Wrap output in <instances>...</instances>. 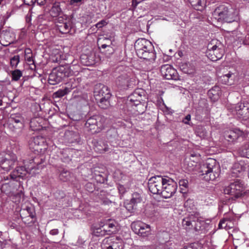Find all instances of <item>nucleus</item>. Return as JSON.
<instances>
[{
    "label": "nucleus",
    "mask_w": 249,
    "mask_h": 249,
    "mask_svg": "<svg viewBox=\"0 0 249 249\" xmlns=\"http://www.w3.org/2000/svg\"><path fill=\"white\" fill-rule=\"evenodd\" d=\"M184 166L190 172L198 170L200 176L206 181L215 180L219 177L220 173L219 164L215 160L211 158L208 159L200 165L186 158Z\"/></svg>",
    "instance_id": "nucleus-1"
},
{
    "label": "nucleus",
    "mask_w": 249,
    "mask_h": 249,
    "mask_svg": "<svg viewBox=\"0 0 249 249\" xmlns=\"http://www.w3.org/2000/svg\"><path fill=\"white\" fill-rule=\"evenodd\" d=\"M135 49L138 56L150 62H154L156 58L152 43L145 38H139L135 43Z\"/></svg>",
    "instance_id": "nucleus-2"
},
{
    "label": "nucleus",
    "mask_w": 249,
    "mask_h": 249,
    "mask_svg": "<svg viewBox=\"0 0 249 249\" xmlns=\"http://www.w3.org/2000/svg\"><path fill=\"white\" fill-rule=\"evenodd\" d=\"M136 77L132 69L125 67L116 80V85L122 89L133 87L136 84Z\"/></svg>",
    "instance_id": "nucleus-3"
},
{
    "label": "nucleus",
    "mask_w": 249,
    "mask_h": 249,
    "mask_svg": "<svg viewBox=\"0 0 249 249\" xmlns=\"http://www.w3.org/2000/svg\"><path fill=\"white\" fill-rule=\"evenodd\" d=\"M224 54V50L220 42L216 40H212L208 45L206 55L213 61L220 59Z\"/></svg>",
    "instance_id": "nucleus-4"
},
{
    "label": "nucleus",
    "mask_w": 249,
    "mask_h": 249,
    "mask_svg": "<svg viewBox=\"0 0 249 249\" xmlns=\"http://www.w3.org/2000/svg\"><path fill=\"white\" fill-rule=\"evenodd\" d=\"M245 184L242 180L236 179L225 188L224 193L235 198H239L245 193Z\"/></svg>",
    "instance_id": "nucleus-5"
},
{
    "label": "nucleus",
    "mask_w": 249,
    "mask_h": 249,
    "mask_svg": "<svg viewBox=\"0 0 249 249\" xmlns=\"http://www.w3.org/2000/svg\"><path fill=\"white\" fill-rule=\"evenodd\" d=\"M117 231L116 222L111 219L103 220L100 224V228L94 231L97 236H104L111 234Z\"/></svg>",
    "instance_id": "nucleus-6"
},
{
    "label": "nucleus",
    "mask_w": 249,
    "mask_h": 249,
    "mask_svg": "<svg viewBox=\"0 0 249 249\" xmlns=\"http://www.w3.org/2000/svg\"><path fill=\"white\" fill-rule=\"evenodd\" d=\"M214 15L217 16L218 20L226 22H232L235 19V15L232 9L225 5L217 7L214 12Z\"/></svg>",
    "instance_id": "nucleus-7"
},
{
    "label": "nucleus",
    "mask_w": 249,
    "mask_h": 249,
    "mask_svg": "<svg viewBox=\"0 0 249 249\" xmlns=\"http://www.w3.org/2000/svg\"><path fill=\"white\" fill-rule=\"evenodd\" d=\"M68 76V72L66 69L63 66L54 68L50 74L48 78V82L52 85H56L62 79Z\"/></svg>",
    "instance_id": "nucleus-8"
},
{
    "label": "nucleus",
    "mask_w": 249,
    "mask_h": 249,
    "mask_svg": "<svg viewBox=\"0 0 249 249\" xmlns=\"http://www.w3.org/2000/svg\"><path fill=\"white\" fill-rule=\"evenodd\" d=\"M177 188V183L173 179L166 177L160 195L165 198H170L176 192Z\"/></svg>",
    "instance_id": "nucleus-9"
},
{
    "label": "nucleus",
    "mask_w": 249,
    "mask_h": 249,
    "mask_svg": "<svg viewBox=\"0 0 249 249\" xmlns=\"http://www.w3.org/2000/svg\"><path fill=\"white\" fill-rule=\"evenodd\" d=\"M248 134H249V125L247 129L245 130L244 131L240 130L230 131L225 134V138L229 144H232L241 142Z\"/></svg>",
    "instance_id": "nucleus-10"
},
{
    "label": "nucleus",
    "mask_w": 249,
    "mask_h": 249,
    "mask_svg": "<svg viewBox=\"0 0 249 249\" xmlns=\"http://www.w3.org/2000/svg\"><path fill=\"white\" fill-rule=\"evenodd\" d=\"M165 177L160 176L152 177L148 180V185L149 191L154 194L160 195Z\"/></svg>",
    "instance_id": "nucleus-11"
},
{
    "label": "nucleus",
    "mask_w": 249,
    "mask_h": 249,
    "mask_svg": "<svg viewBox=\"0 0 249 249\" xmlns=\"http://www.w3.org/2000/svg\"><path fill=\"white\" fill-rule=\"evenodd\" d=\"M230 109L233 114H236L239 118L246 120L249 117V103L248 102L239 103L233 105Z\"/></svg>",
    "instance_id": "nucleus-12"
},
{
    "label": "nucleus",
    "mask_w": 249,
    "mask_h": 249,
    "mask_svg": "<svg viewBox=\"0 0 249 249\" xmlns=\"http://www.w3.org/2000/svg\"><path fill=\"white\" fill-rule=\"evenodd\" d=\"M102 249H123L122 240L119 238H106L102 243Z\"/></svg>",
    "instance_id": "nucleus-13"
},
{
    "label": "nucleus",
    "mask_w": 249,
    "mask_h": 249,
    "mask_svg": "<svg viewBox=\"0 0 249 249\" xmlns=\"http://www.w3.org/2000/svg\"><path fill=\"white\" fill-rule=\"evenodd\" d=\"M29 144L31 149L38 153L44 152L47 148L44 139L40 136L31 138Z\"/></svg>",
    "instance_id": "nucleus-14"
},
{
    "label": "nucleus",
    "mask_w": 249,
    "mask_h": 249,
    "mask_svg": "<svg viewBox=\"0 0 249 249\" xmlns=\"http://www.w3.org/2000/svg\"><path fill=\"white\" fill-rule=\"evenodd\" d=\"M131 228L136 234L143 237L148 236L151 233L150 226L141 221L133 223Z\"/></svg>",
    "instance_id": "nucleus-15"
},
{
    "label": "nucleus",
    "mask_w": 249,
    "mask_h": 249,
    "mask_svg": "<svg viewBox=\"0 0 249 249\" xmlns=\"http://www.w3.org/2000/svg\"><path fill=\"white\" fill-rule=\"evenodd\" d=\"M160 72L165 79L168 80H177L178 74L176 69L168 64L163 65L160 68Z\"/></svg>",
    "instance_id": "nucleus-16"
},
{
    "label": "nucleus",
    "mask_w": 249,
    "mask_h": 249,
    "mask_svg": "<svg viewBox=\"0 0 249 249\" xmlns=\"http://www.w3.org/2000/svg\"><path fill=\"white\" fill-rule=\"evenodd\" d=\"M55 24L56 30L62 34L70 33L71 28V23L62 17H59L56 19Z\"/></svg>",
    "instance_id": "nucleus-17"
},
{
    "label": "nucleus",
    "mask_w": 249,
    "mask_h": 249,
    "mask_svg": "<svg viewBox=\"0 0 249 249\" xmlns=\"http://www.w3.org/2000/svg\"><path fill=\"white\" fill-rule=\"evenodd\" d=\"M9 159L7 158L3 159V154H0V162L1 167L5 171H8L13 167L15 163L17 161V158L14 154H11Z\"/></svg>",
    "instance_id": "nucleus-18"
},
{
    "label": "nucleus",
    "mask_w": 249,
    "mask_h": 249,
    "mask_svg": "<svg viewBox=\"0 0 249 249\" xmlns=\"http://www.w3.org/2000/svg\"><path fill=\"white\" fill-rule=\"evenodd\" d=\"M34 168L33 166L28 167L27 168L24 166H19L11 174V177L13 179H16L17 178H23L28 173L34 175L35 173L34 172H32V170Z\"/></svg>",
    "instance_id": "nucleus-19"
},
{
    "label": "nucleus",
    "mask_w": 249,
    "mask_h": 249,
    "mask_svg": "<svg viewBox=\"0 0 249 249\" xmlns=\"http://www.w3.org/2000/svg\"><path fill=\"white\" fill-rule=\"evenodd\" d=\"M94 95L95 99H98L99 98L110 99L111 97V94L108 87L101 84L96 86Z\"/></svg>",
    "instance_id": "nucleus-20"
},
{
    "label": "nucleus",
    "mask_w": 249,
    "mask_h": 249,
    "mask_svg": "<svg viewBox=\"0 0 249 249\" xmlns=\"http://www.w3.org/2000/svg\"><path fill=\"white\" fill-rule=\"evenodd\" d=\"M249 165H247L243 161L235 163L231 169V174L233 177H238L242 175L245 172Z\"/></svg>",
    "instance_id": "nucleus-21"
},
{
    "label": "nucleus",
    "mask_w": 249,
    "mask_h": 249,
    "mask_svg": "<svg viewBox=\"0 0 249 249\" xmlns=\"http://www.w3.org/2000/svg\"><path fill=\"white\" fill-rule=\"evenodd\" d=\"M97 45L99 48L105 49L107 48V53L110 54L113 53V49L111 47V40L104 36L101 37L98 39Z\"/></svg>",
    "instance_id": "nucleus-22"
},
{
    "label": "nucleus",
    "mask_w": 249,
    "mask_h": 249,
    "mask_svg": "<svg viewBox=\"0 0 249 249\" xmlns=\"http://www.w3.org/2000/svg\"><path fill=\"white\" fill-rule=\"evenodd\" d=\"M80 60L83 65L91 66L95 63V55L94 53L82 54L80 57Z\"/></svg>",
    "instance_id": "nucleus-23"
},
{
    "label": "nucleus",
    "mask_w": 249,
    "mask_h": 249,
    "mask_svg": "<svg viewBox=\"0 0 249 249\" xmlns=\"http://www.w3.org/2000/svg\"><path fill=\"white\" fill-rule=\"evenodd\" d=\"M144 91L141 89H136L129 96V101L133 104L134 103L141 102L142 101V96L144 94Z\"/></svg>",
    "instance_id": "nucleus-24"
},
{
    "label": "nucleus",
    "mask_w": 249,
    "mask_h": 249,
    "mask_svg": "<svg viewBox=\"0 0 249 249\" xmlns=\"http://www.w3.org/2000/svg\"><path fill=\"white\" fill-rule=\"evenodd\" d=\"M20 214L22 219L28 217L34 218L36 216L35 209L32 206H26L20 210Z\"/></svg>",
    "instance_id": "nucleus-25"
},
{
    "label": "nucleus",
    "mask_w": 249,
    "mask_h": 249,
    "mask_svg": "<svg viewBox=\"0 0 249 249\" xmlns=\"http://www.w3.org/2000/svg\"><path fill=\"white\" fill-rule=\"evenodd\" d=\"M105 118L102 115H94L87 119L85 124H102L105 123Z\"/></svg>",
    "instance_id": "nucleus-26"
},
{
    "label": "nucleus",
    "mask_w": 249,
    "mask_h": 249,
    "mask_svg": "<svg viewBox=\"0 0 249 249\" xmlns=\"http://www.w3.org/2000/svg\"><path fill=\"white\" fill-rule=\"evenodd\" d=\"M141 201L142 198L140 194L137 193H134L132 194L130 204H128L127 206H125L126 209L128 211H130L131 210L133 209L134 207Z\"/></svg>",
    "instance_id": "nucleus-27"
},
{
    "label": "nucleus",
    "mask_w": 249,
    "mask_h": 249,
    "mask_svg": "<svg viewBox=\"0 0 249 249\" xmlns=\"http://www.w3.org/2000/svg\"><path fill=\"white\" fill-rule=\"evenodd\" d=\"M196 218V215L193 214H189L182 220V226L185 229H191L194 226L193 221Z\"/></svg>",
    "instance_id": "nucleus-28"
},
{
    "label": "nucleus",
    "mask_w": 249,
    "mask_h": 249,
    "mask_svg": "<svg viewBox=\"0 0 249 249\" xmlns=\"http://www.w3.org/2000/svg\"><path fill=\"white\" fill-rule=\"evenodd\" d=\"M131 107L133 111H134V113L136 115L142 114L145 110L144 104L142 103L141 102L132 104Z\"/></svg>",
    "instance_id": "nucleus-29"
},
{
    "label": "nucleus",
    "mask_w": 249,
    "mask_h": 249,
    "mask_svg": "<svg viewBox=\"0 0 249 249\" xmlns=\"http://www.w3.org/2000/svg\"><path fill=\"white\" fill-rule=\"evenodd\" d=\"M232 75L233 73L229 71L228 73L220 76L219 78V80L222 84L231 85L233 83Z\"/></svg>",
    "instance_id": "nucleus-30"
},
{
    "label": "nucleus",
    "mask_w": 249,
    "mask_h": 249,
    "mask_svg": "<svg viewBox=\"0 0 249 249\" xmlns=\"http://www.w3.org/2000/svg\"><path fill=\"white\" fill-rule=\"evenodd\" d=\"M221 93L220 88L218 86H215L210 89L208 92V94L211 98L216 100Z\"/></svg>",
    "instance_id": "nucleus-31"
},
{
    "label": "nucleus",
    "mask_w": 249,
    "mask_h": 249,
    "mask_svg": "<svg viewBox=\"0 0 249 249\" xmlns=\"http://www.w3.org/2000/svg\"><path fill=\"white\" fill-rule=\"evenodd\" d=\"M61 12V9L59 3L57 2L53 3L50 11V15L53 17H57Z\"/></svg>",
    "instance_id": "nucleus-32"
},
{
    "label": "nucleus",
    "mask_w": 249,
    "mask_h": 249,
    "mask_svg": "<svg viewBox=\"0 0 249 249\" xmlns=\"http://www.w3.org/2000/svg\"><path fill=\"white\" fill-rule=\"evenodd\" d=\"M25 59L30 65H35V61L33 56L32 51L30 48H26L24 51Z\"/></svg>",
    "instance_id": "nucleus-33"
},
{
    "label": "nucleus",
    "mask_w": 249,
    "mask_h": 249,
    "mask_svg": "<svg viewBox=\"0 0 249 249\" xmlns=\"http://www.w3.org/2000/svg\"><path fill=\"white\" fill-rule=\"evenodd\" d=\"M194 228L196 231L201 230L205 224V221L201 218L196 215V218L193 221Z\"/></svg>",
    "instance_id": "nucleus-34"
},
{
    "label": "nucleus",
    "mask_w": 249,
    "mask_h": 249,
    "mask_svg": "<svg viewBox=\"0 0 249 249\" xmlns=\"http://www.w3.org/2000/svg\"><path fill=\"white\" fill-rule=\"evenodd\" d=\"M238 152L241 157L249 159V142L244 144L239 149Z\"/></svg>",
    "instance_id": "nucleus-35"
},
{
    "label": "nucleus",
    "mask_w": 249,
    "mask_h": 249,
    "mask_svg": "<svg viewBox=\"0 0 249 249\" xmlns=\"http://www.w3.org/2000/svg\"><path fill=\"white\" fill-rule=\"evenodd\" d=\"M96 101H98L99 107L102 109H107L110 106L109 99H106V98H99L95 99Z\"/></svg>",
    "instance_id": "nucleus-36"
},
{
    "label": "nucleus",
    "mask_w": 249,
    "mask_h": 249,
    "mask_svg": "<svg viewBox=\"0 0 249 249\" xmlns=\"http://www.w3.org/2000/svg\"><path fill=\"white\" fill-rule=\"evenodd\" d=\"M71 90V88L68 87H66L64 89H60L53 93V96L54 95L55 97H62L70 92Z\"/></svg>",
    "instance_id": "nucleus-37"
},
{
    "label": "nucleus",
    "mask_w": 249,
    "mask_h": 249,
    "mask_svg": "<svg viewBox=\"0 0 249 249\" xmlns=\"http://www.w3.org/2000/svg\"><path fill=\"white\" fill-rule=\"evenodd\" d=\"M22 76V73L19 70H15L11 71L12 81H17Z\"/></svg>",
    "instance_id": "nucleus-38"
},
{
    "label": "nucleus",
    "mask_w": 249,
    "mask_h": 249,
    "mask_svg": "<svg viewBox=\"0 0 249 249\" xmlns=\"http://www.w3.org/2000/svg\"><path fill=\"white\" fill-rule=\"evenodd\" d=\"M19 62V56L14 55L10 59V65L12 68H16Z\"/></svg>",
    "instance_id": "nucleus-39"
},
{
    "label": "nucleus",
    "mask_w": 249,
    "mask_h": 249,
    "mask_svg": "<svg viewBox=\"0 0 249 249\" xmlns=\"http://www.w3.org/2000/svg\"><path fill=\"white\" fill-rule=\"evenodd\" d=\"M186 159L190 160H194L196 163L198 164L200 160V156L199 154L194 153L192 154L189 157L186 158Z\"/></svg>",
    "instance_id": "nucleus-40"
},
{
    "label": "nucleus",
    "mask_w": 249,
    "mask_h": 249,
    "mask_svg": "<svg viewBox=\"0 0 249 249\" xmlns=\"http://www.w3.org/2000/svg\"><path fill=\"white\" fill-rule=\"evenodd\" d=\"M44 120L42 118L36 117L33 118L30 120V124H40L43 122Z\"/></svg>",
    "instance_id": "nucleus-41"
},
{
    "label": "nucleus",
    "mask_w": 249,
    "mask_h": 249,
    "mask_svg": "<svg viewBox=\"0 0 249 249\" xmlns=\"http://www.w3.org/2000/svg\"><path fill=\"white\" fill-rule=\"evenodd\" d=\"M178 183L181 190L186 189L188 186V181L186 179H180Z\"/></svg>",
    "instance_id": "nucleus-42"
},
{
    "label": "nucleus",
    "mask_w": 249,
    "mask_h": 249,
    "mask_svg": "<svg viewBox=\"0 0 249 249\" xmlns=\"http://www.w3.org/2000/svg\"><path fill=\"white\" fill-rule=\"evenodd\" d=\"M118 191L121 195H123L126 191L128 188L125 187L124 185L119 184L117 186Z\"/></svg>",
    "instance_id": "nucleus-43"
},
{
    "label": "nucleus",
    "mask_w": 249,
    "mask_h": 249,
    "mask_svg": "<svg viewBox=\"0 0 249 249\" xmlns=\"http://www.w3.org/2000/svg\"><path fill=\"white\" fill-rule=\"evenodd\" d=\"M218 227L220 229L226 228L228 227H230V226H228V221L225 219L221 220L219 223Z\"/></svg>",
    "instance_id": "nucleus-44"
},
{
    "label": "nucleus",
    "mask_w": 249,
    "mask_h": 249,
    "mask_svg": "<svg viewBox=\"0 0 249 249\" xmlns=\"http://www.w3.org/2000/svg\"><path fill=\"white\" fill-rule=\"evenodd\" d=\"M5 36H6V35H4V36H0V43L3 46H8L11 43V42L12 41H5V42H4V40L5 38Z\"/></svg>",
    "instance_id": "nucleus-45"
},
{
    "label": "nucleus",
    "mask_w": 249,
    "mask_h": 249,
    "mask_svg": "<svg viewBox=\"0 0 249 249\" xmlns=\"http://www.w3.org/2000/svg\"><path fill=\"white\" fill-rule=\"evenodd\" d=\"M190 2L192 5L196 6H202L203 2L201 0H197L196 3L194 0H189Z\"/></svg>",
    "instance_id": "nucleus-46"
},
{
    "label": "nucleus",
    "mask_w": 249,
    "mask_h": 249,
    "mask_svg": "<svg viewBox=\"0 0 249 249\" xmlns=\"http://www.w3.org/2000/svg\"><path fill=\"white\" fill-rule=\"evenodd\" d=\"M20 117L19 116L17 115H13L11 116V118L10 119V121H14L16 123H18L20 122Z\"/></svg>",
    "instance_id": "nucleus-47"
},
{
    "label": "nucleus",
    "mask_w": 249,
    "mask_h": 249,
    "mask_svg": "<svg viewBox=\"0 0 249 249\" xmlns=\"http://www.w3.org/2000/svg\"><path fill=\"white\" fill-rule=\"evenodd\" d=\"M106 24H107V22L104 20H102L100 21V22H98L97 24H96L95 26L96 28L99 29V28H101L102 27H103Z\"/></svg>",
    "instance_id": "nucleus-48"
},
{
    "label": "nucleus",
    "mask_w": 249,
    "mask_h": 249,
    "mask_svg": "<svg viewBox=\"0 0 249 249\" xmlns=\"http://www.w3.org/2000/svg\"><path fill=\"white\" fill-rule=\"evenodd\" d=\"M42 128V125H30L31 129L34 131H39L41 130Z\"/></svg>",
    "instance_id": "nucleus-49"
},
{
    "label": "nucleus",
    "mask_w": 249,
    "mask_h": 249,
    "mask_svg": "<svg viewBox=\"0 0 249 249\" xmlns=\"http://www.w3.org/2000/svg\"><path fill=\"white\" fill-rule=\"evenodd\" d=\"M191 115L188 114L182 120L183 123L185 124H189V121L191 120Z\"/></svg>",
    "instance_id": "nucleus-50"
},
{
    "label": "nucleus",
    "mask_w": 249,
    "mask_h": 249,
    "mask_svg": "<svg viewBox=\"0 0 249 249\" xmlns=\"http://www.w3.org/2000/svg\"><path fill=\"white\" fill-rule=\"evenodd\" d=\"M47 0H35V2L39 6H43L46 3Z\"/></svg>",
    "instance_id": "nucleus-51"
},
{
    "label": "nucleus",
    "mask_w": 249,
    "mask_h": 249,
    "mask_svg": "<svg viewBox=\"0 0 249 249\" xmlns=\"http://www.w3.org/2000/svg\"><path fill=\"white\" fill-rule=\"evenodd\" d=\"M69 3L71 5H77L78 3H80L79 0H70Z\"/></svg>",
    "instance_id": "nucleus-52"
},
{
    "label": "nucleus",
    "mask_w": 249,
    "mask_h": 249,
    "mask_svg": "<svg viewBox=\"0 0 249 249\" xmlns=\"http://www.w3.org/2000/svg\"><path fill=\"white\" fill-rule=\"evenodd\" d=\"M58 233H59V231H58V230L57 229H53V230H51L50 231V233L52 235H57V234H58Z\"/></svg>",
    "instance_id": "nucleus-53"
},
{
    "label": "nucleus",
    "mask_w": 249,
    "mask_h": 249,
    "mask_svg": "<svg viewBox=\"0 0 249 249\" xmlns=\"http://www.w3.org/2000/svg\"><path fill=\"white\" fill-rule=\"evenodd\" d=\"M70 117L73 121H77L78 120L77 116L76 115H73L72 113H71L70 114Z\"/></svg>",
    "instance_id": "nucleus-54"
},
{
    "label": "nucleus",
    "mask_w": 249,
    "mask_h": 249,
    "mask_svg": "<svg viewBox=\"0 0 249 249\" xmlns=\"http://www.w3.org/2000/svg\"><path fill=\"white\" fill-rule=\"evenodd\" d=\"M140 0H132V5L134 7H136L137 4L140 2Z\"/></svg>",
    "instance_id": "nucleus-55"
},
{
    "label": "nucleus",
    "mask_w": 249,
    "mask_h": 249,
    "mask_svg": "<svg viewBox=\"0 0 249 249\" xmlns=\"http://www.w3.org/2000/svg\"><path fill=\"white\" fill-rule=\"evenodd\" d=\"M184 72L185 73H188V74H191V73H194V69H192V70H187V71H184Z\"/></svg>",
    "instance_id": "nucleus-56"
},
{
    "label": "nucleus",
    "mask_w": 249,
    "mask_h": 249,
    "mask_svg": "<svg viewBox=\"0 0 249 249\" xmlns=\"http://www.w3.org/2000/svg\"><path fill=\"white\" fill-rule=\"evenodd\" d=\"M191 202V200H187L185 203L184 206L185 207H187L188 204Z\"/></svg>",
    "instance_id": "nucleus-57"
},
{
    "label": "nucleus",
    "mask_w": 249,
    "mask_h": 249,
    "mask_svg": "<svg viewBox=\"0 0 249 249\" xmlns=\"http://www.w3.org/2000/svg\"><path fill=\"white\" fill-rule=\"evenodd\" d=\"M21 194H22V191H20V192H18V193H17V196H19V197H20V195H21Z\"/></svg>",
    "instance_id": "nucleus-58"
},
{
    "label": "nucleus",
    "mask_w": 249,
    "mask_h": 249,
    "mask_svg": "<svg viewBox=\"0 0 249 249\" xmlns=\"http://www.w3.org/2000/svg\"><path fill=\"white\" fill-rule=\"evenodd\" d=\"M133 249H141V248L140 247L135 246L133 248Z\"/></svg>",
    "instance_id": "nucleus-59"
},
{
    "label": "nucleus",
    "mask_w": 249,
    "mask_h": 249,
    "mask_svg": "<svg viewBox=\"0 0 249 249\" xmlns=\"http://www.w3.org/2000/svg\"><path fill=\"white\" fill-rule=\"evenodd\" d=\"M25 3L28 5H30V4L27 2V0H24ZM31 2H33V0H31Z\"/></svg>",
    "instance_id": "nucleus-60"
},
{
    "label": "nucleus",
    "mask_w": 249,
    "mask_h": 249,
    "mask_svg": "<svg viewBox=\"0 0 249 249\" xmlns=\"http://www.w3.org/2000/svg\"><path fill=\"white\" fill-rule=\"evenodd\" d=\"M118 123H121V124H123V125L125 124V123H124V122H122L118 121Z\"/></svg>",
    "instance_id": "nucleus-61"
},
{
    "label": "nucleus",
    "mask_w": 249,
    "mask_h": 249,
    "mask_svg": "<svg viewBox=\"0 0 249 249\" xmlns=\"http://www.w3.org/2000/svg\"><path fill=\"white\" fill-rule=\"evenodd\" d=\"M182 249H191V248L190 247H184Z\"/></svg>",
    "instance_id": "nucleus-62"
},
{
    "label": "nucleus",
    "mask_w": 249,
    "mask_h": 249,
    "mask_svg": "<svg viewBox=\"0 0 249 249\" xmlns=\"http://www.w3.org/2000/svg\"><path fill=\"white\" fill-rule=\"evenodd\" d=\"M2 105V100H0V106H1Z\"/></svg>",
    "instance_id": "nucleus-63"
},
{
    "label": "nucleus",
    "mask_w": 249,
    "mask_h": 249,
    "mask_svg": "<svg viewBox=\"0 0 249 249\" xmlns=\"http://www.w3.org/2000/svg\"><path fill=\"white\" fill-rule=\"evenodd\" d=\"M248 177L249 178V168H248Z\"/></svg>",
    "instance_id": "nucleus-64"
}]
</instances>
